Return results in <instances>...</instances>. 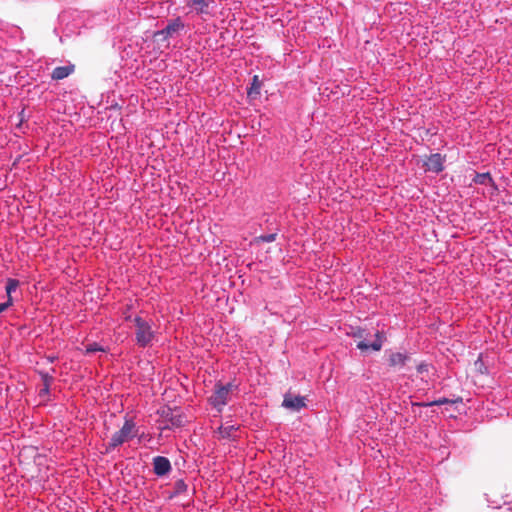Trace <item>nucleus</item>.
<instances>
[{"label":"nucleus","instance_id":"nucleus-19","mask_svg":"<svg viewBox=\"0 0 512 512\" xmlns=\"http://www.w3.org/2000/svg\"><path fill=\"white\" fill-rule=\"evenodd\" d=\"M106 351H107L106 348H104L103 346L99 345L96 342H93V343H89L86 346L85 353L86 354H91V353H94V352H106Z\"/></svg>","mask_w":512,"mask_h":512},{"label":"nucleus","instance_id":"nucleus-8","mask_svg":"<svg viewBox=\"0 0 512 512\" xmlns=\"http://www.w3.org/2000/svg\"><path fill=\"white\" fill-rule=\"evenodd\" d=\"M186 6L197 15H210V5L213 0H185Z\"/></svg>","mask_w":512,"mask_h":512},{"label":"nucleus","instance_id":"nucleus-22","mask_svg":"<svg viewBox=\"0 0 512 512\" xmlns=\"http://www.w3.org/2000/svg\"><path fill=\"white\" fill-rule=\"evenodd\" d=\"M131 307H132L131 305H127V306H126V308H125V310L123 311V317H124V320H125V321H131V320H133V319H132V316H131V314H130Z\"/></svg>","mask_w":512,"mask_h":512},{"label":"nucleus","instance_id":"nucleus-13","mask_svg":"<svg viewBox=\"0 0 512 512\" xmlns=\"http://www.w3.org/2000/svg\"><path fill=\"white\" fill-rule=\"evenodd\" d=\"M409 355L401 352L391 353L389 356V365L395 368L403 367L409 360Z\"/></svg>","mask_w":512,"mask_h":512},{"label":"nucleus","instance_id":"nucleus-27","mask_svg":"<svg viewBox=\"0 0 512 512\" xmlns=\"http://www.w3.org/2000/svg\"><path fill=\"white\" fill-rule=\"evenodd\" d=\"M483 366V363H480V366L478 367V370H481Z\"/></svg>","mask_w":512,"mask_h":512},{"label":"nucleus","instance_id":"nucleus-25","mask_svg":"<svg viewBox=\"0 0 512 512\" xmlns=\"http://www.w3.org/2000/svg\"><path fill=\"white\" fill-rule=\"evenodd\" d=\"M483 366V363H480V366L478 367V370H481Z\"/></svg>","mask_w":512,"mask_h":512},{"label":"nucleus","instance_id":"nucleus-12","mask_svg":"<svg viewBox=\"0 0 512 512\" xmlns=\"http://www.w3.org/2000/svg\"><path fill=\"white\" fill-rule=\"evenodd\" d=\"M473 182L475 184H479V185H486V186H490L491 187V194L494 193V191L497 190V186L494 182V180L492 179L490 173H476L475 177L473 178Z\"/></svg>","mask_w":512,"mask_h":512},{"label":"nucleus","instance_id":"nucleus-2","mask_svg":"<svg viewBox=\"0 0 512 512\" xmlns=\"http://www.w3.org/2000/svg\"><path fill=\"white\" fill-rule=\"evenodd\" d=\"M133 322L135 325L136 344L141 348L151 346L156 337V332L153 330L151 322L140 316L134 317Z\"/></svg>","mask_w":512,"mask_h":512},{"label":"nucleus","instance_id":"nucleus-24","mask_svg":"<svg viewBox=\"0 0 512 512\" xmlns=\"http://www.w3.org/2000/svg\"><path fill=\"white\" fill-rule=\"evenodd\" d=\"M417 371L418 373H424V372H427L428 371V364L426 363H420L418 366H417Z\"/></svg>","mask_w":512,"mask_h":512},{"label":"nucleus","instance_id":"nucleus-14","mask_svg":"<svg viewBox=\"0 0 512 512\" xmlns=\"http://www.w3.org/2000/svg\"><path fill=\"white\" fill-rule=\"evenodd\" d=\"M239 429V426H236V425H227V426H224V425H221L218 430H217V434H218V438L220 439H231V440H235L236 438V431Z\"/></svg>","mask_w":512,"mask_h":512},{"label":"nucleus","instance_id":"nucleus-21","mask_svg":"<svg viewBox=\"0 0 512 512\" xmlns=\"http://www.w3.org/2000/svg\"><path fill=\"white\" fill-rule=\"evenodd\" d=\"M44 380H45V386L43 389H41L40 391V395H44V394H48L49 393V383L48 381L51 380V377H49L47 374L44 376Z\"/></svg>","mask_w":512,"mask_h":512},{"label":"nucleus","instance_id":"nucleus-17","mask_svg":"<svg viewBox=\"0 0 512 512\" xmlns=\"http://www.w3.org/2000/svg\"><path fill=\"white\" fill-rule=\"evenodd\" d=\"M187 489H188V486L184 482V480H182V479L177 480L174 483V490H173L172 494L170 495V498L184 494L187 491Z\"/></svg>","mask_w":512,"mask_h":512},{"label":"nucleus","instance_id":"nucleus-7","mask_svg":"<svg viewBox=\"0 0 512 512\" xmlns=\"http://www.w3.org/2000/svg\"><path fill=\"white\" fill-rule=\"evenodd\" d=\"M153 472L156 476L162 477L169 474L172 470L171 462L167 457L155 456L152 459Z\"/></svg>","mask_w":512,"mask_h":512},{"label":"nucleus","instance_id":"nucleus-11","mask_svg":"<svg viewBox=\"0 0 512 512\" xmlns=\"http://www.w3.org/2000/svg\"><path fill=\"white\" fill-rule=\"evenodd\" d=\"M382 345H383V336H382V333H380L378 331L375 334V340L371 344H368L365 341H360L357 343V348L362 351L367 350L369 348L373 349L374 351H379V350H381Z\"/></svg>","mask_w":512,"mask_h":512},{"label":"nucleus","instance_id":"nucleus-9","mask_svg":"<svg viewBox=\"0 0 512 512\" xmlns=\"http://www.w3.org/2000/svg\"><path fill=\"white\" fill-rule=\"evenodd\" d=\"M444 159L439 153L431 154L425 162V168L427 171L439 173L444 169Z\"/></svg>","mask_w":512,"mask_h":512},{"label":"nucleus","instance_id":"nucleus-26","mask_svg":"<svg viewBox=\"0 0 512 512\" xmlns=\"http://www.w3.org/2000/svg\"><path fill=\"white\" fill-rule=\"evenodd\" d=\"M483 366V363H480V366L478 367V370H481Z\"/></svg>","mask_w":512,"mask_h":512},{"label":"nucleus","instance_id":"nucleus-16","mask_svg":"<svg viewBox=\"0 0 512 512\" xmlns=\"http://www.w3.org/2000/svg\"><path fill=\"white\" fill-rule=\"evenodd\" d=\"M19 286V281L17 279L9 278L6 283V295L8 301H13L12 293L16 291Z\"/></svg>","mask_w":512,"mask_h":512},{"label":"nucleus","instance_id":"nucleus-6","mask_svg":"<svg viewBox=\"0 0 512 512\" xmlns=\"http://www.w3.org/2000/svg\"><path fill=\"white\" fill-rule=\"evenodd\" d=\"M305 397L299 395H292L287 393L284 395L282 406L288 410L299 412L301 409L306 407Z\"/></svg>","mask_w":512,"mask_h":512},{"label":"nucleus","instance_id":"nucleus-18","mask_svg":"<svg viewBox=\"0 0 512 512\" xmlns=\"http://www.w3.org/2000/svg\"><path fill=\"white\" fill-rule=\"evenodd\" d=\"M260 88H261V83H260V81L258 79V76L255 75L253 77V81H252L251 87L248 90V95L249 96L258 95L260 93Z\"/></svg>","mask_w":512,"mask_h":512},{"label":"nucleus","instance_id":"nucleus-1","mask_svg":"<svg viewBox=\"0 0 512 512\" xmlns=\"http://www.w3.org/2000/svg\"><path fill=\"white\" fill-rule=\"evenodd\" d=\"M138 427L132 419H125L123 426L120 430L116 431L107 444L106 450L112 451L115 448L121 446L125 442L138 436Z\"/></svg>","mask_w":512,"mask_h":512},{"label":"nucleus","instance_id":"nucleus-3","mask_svg":"<svg viewBox=\"0 0 512 512\" xmlns=\"http://www.w3.org/2000/svg\"><path fill=\"white\" fill-rule=\"evenodd\" d=\"M238 386L232 382L227 383L226 385L217 384L215 386V391L209 398L210 404L218 411L222 412L224 406L229 401V395L232 391L236 390Z\"/></svg>","mask_w":512,"mask_h":512},{"label":"nucleus","instance_id":"nucleus-20","mask_svg":"<svg viewBox=\"0 0 512 512\" xmlns=\"http://www.w3.org/2000/svg\"><path fill=\"white\" fill-rule=\"evenodd\" d=\"M275 239H276V233L265 234V235H261L259 237L260 241L267 242V243H271V242L275 241Z\"/></svg>","mask_w":512,"mask_h":512},{"label":"nucleus","instance_id":"nucleus-5","mask_svg":"<svg viewBox=\"0 0 512 512\" xmlns=\"http://www.w3.org/2000/svg\"><path fill=\"white\" fill-rule=\"evenodd\" d=\"M185 27L184 22L180 16H177L170 20L165 28L155 33L156 36H162L164 40L172 37L174 34L179 33Z\"/></svg>","mask_w":512,"mask_h":512},{"label":"nucleus","instance_id":"nucleus-15","mask_svg":"<svg viewBox=\"0 0 512 512\" xmlns=\"http://www.w3.org/2000/svg\"><path fill=\"white\" fill-rule=\"evenodd\" d=\"M461 401V398H458L456 400H451L446 397L439 398L437 400L427 402V403H415L414 405L422 406V407H431V406H442L445 404H454L456 402Z\"/></svg>","mask_w":512,"mask_h":512},{"label":"nucleus","instance_id":"nucleus-10","mask_svg":"<svg viewBox=\"0 0 512 512\" xmlns=\"http://www.w3.org/2000/svg\"><path fill=\"white\" fill-rule=\"evenodd\" d=\"M75 70V66L73 64H67L65 66L55 67L51 73V78L53 80H62L70 76Z\"/></svg>","mask_w":512,"mask_h":512},{"label":"nucleus","instance_id":"nucleus-23","mask_svg":"<svg viewBox=\"0 0 512 512\" xmlns=\"http://www.w3.org/2000/svg\"><path fill=\"white\" fill-rule=\"evenodd\" d=\"M13 305V301H6L4 303H0V314L7 310L9 307Z\"/></svg>","mask_w":512,"mask_h":512},{"label":"nucleus","instance_id":"nucleus-4","mask_svg":"<svg viewBox=\"0 0 512 512\" xmlns=\"http://www.w3.org/2000/svg\"><path fill=\"white\" fill-rule=\"evenodd\" d=\"M158 414L165 421V425L162 426V429H173L184 426V416L180 413H176L175 410L170 407L162 408L158 411Z\"/></svg>","mask_w":512,"mask_h":512}]
</instances>
